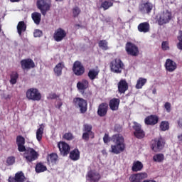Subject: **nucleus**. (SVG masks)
I'll return each mask as SVG.
<instances>
[{
	"instance_id": "nucleus-45",
	"label": "nucleus",
	"mask_w": 182,
	"mask_h": 182,
	"mask_svg": "<svg viewBox=\"0 0 182 182\" xmlns=\"http://www.w3.org/2000/svg\"><path fill=\"white\" fill-rule=\"evenodd\" d=\"M6 163L8 166H12L13 164H15L14 156H9L6 161Z\"/></svg>"
},
{
	"instance_id": "nucleus-51",
	"label": "nucleus",
	"mask_w": 182,
	"mask_h": 182,
	"mask_svg": "<svg viewBox=\"0 0 182 182\" xmlns=\"http://www.w3.org/2000/svg\"><path fill=\"white\" fill-rule=\"evenodd\" d=\"M82 95L85 99H87V100H90V97H92V92H85L84 91V95Z\"/></svg>"
},
{
	"instance_id": "nucleus-40",
	"label": "nucleus",
	"mask_w": 182,
	"mask_h": 182,
	"mask_svg": "<svg viewBox=\"0 0 182 182\" xmlns=\"http://www.w3.org/2000/svg\"><path fill=\"white\" fill-rule=\"evenodd\" d=\"M107 45H108V43H107V41H106V40H100L98 42V46H99V48L102 49V50H109V46Z\"/></svg>"
},
{
	"instance_id": "nucleus-58",
	"label": "nucleus",
	"mask_w": 182,
	"mask_h": 182,
	"mask_svg": "<svg viewBox=\"0 0 182 182\" xmlns=\"http://www.w3.org/2000/svg\"><path fill=\"white\" fill-rule=\"evenodd\" d=\"M21 0H10L12 3L19 2Z\"/></svg>"
},
{
	"instance_id": "nucleus-3",
	"label": "nucleus",
	"mask_w": 182,
	"mask_h": 182,
	"mask_svg": "<svg viewBox=\"0 0 182 182\" xmlns=\"http://www.w3.org/2000/svg\"><path fill=\"white\" fill-rule=\"evenodd\" d=\"M26 96L28 100L39 102L42 99V94L38 88H29L26 92Z\"/></svg>"
},
{
	"instance_id": "nucleus-27",
	"label": "nucleus",
	"mask_w": 182,
	"mask_h": 182,
	"mask_svg": "<svg viewBox=\"0 0 182 182\" xmlns=\"http://www.w3.org/2000/svg\"><path fill=\"white\" fill-rule=\"evenodd\" d=\"M58 159H59V157L58 156L57 154L52 153L48 154L47 156L48 164H52L53 166H55L58 161Z\"/></svg>"
},
{
	"instance_id": "nucleus-60",
	"label": "nucleus",
	"mask_w": 182,
	"mask_h": 182,
	"mask_svg": "<svg viewBox=\"0 0 182 182\" xmlns=\"http://www.w3.org/2000/svg\"><path fill=\"white\" fill-rule=\"evenodd\" d=\"M75 26H80V25H79V24H76V25H75Z\"/></svg>"
},
{
	"instance_id": "nucleus-38",
	"label": "nucleus",
	"mask_w": 182,
	"mask_h": 182,
	"mask_svg": "<svg viewBox=\"0 0 182 182\" xmlns=\"http://www.w3.org/2000/svg\"><path fill=\"white\" fill-rule=\"evenodd\" d=\"M161 132H166L170 129V123L168 121H162L159 125Z\"/></svg>"
},
{
	"instance_id": "nucleus-5",
	"label": "nucleus",
	"mask_w": 182,
	"mask_h": 182,
	"mask_svg": "<svg viewBox=\"0 0 182 182\" xmlns=\"http://www.w3.org/2000/svg\"><path fill=\"white\" fill-rule=\"evenodd\" d=\"M92 129L93 127L89 124H85L83 125L82 132H84L82 136V140L89 141V139H95V132L92 131Z\"/></svg>"
},
{
	"instance_id": "nucleus-22",
	"label": "nucleus",
	"mask_w": 182,
	"mask_h": 182,
	"mask_svg": "<svg viewBox=\"0 0 182 182\" xmlns=\"http://www.w3.org/2000/svg\"><path fill=\"white\" fill-rule=\"evenodd\" d=\"M16 144L20 153H23L26 149V147L25 146V138L22 136V135L16 136Z\"/></svg>"
},
{
	"instance_id": "nucleus-15",
	"label": "nucleus",
	"mask_w": 182,
	"mask_h": 182,
	"mask_svg": "<svg viewBox=\"0 0 182 182\" xmlns=\"http://www.w3.org/2000/svg\"><path fill=\"white\" fill-rule=\"evenodd\" d=\"M148 175L146 173H138L132 174L129 176V182H141L145 178H147Z\"/></svg>"
},
{
	"instance_id": "nucleus-57",
	"label": "nucleus",
	"mask_w": 182,
	"mask_h": 182,
	"mask_svg": "<svg viewBox=\"0 0 182 182\" xmlns=\"http://www.w3.org/2000/svg\"><path fill=\"white\" fill-rule=\"evenodd\" d=\"M152 93H153V95H156V93H157V90H156V88H154V89L152 90Z\"/></svg>"
},
{
	"instance_id": "nucleus-13",
	"label": "nucleus",
	"mask_w": 182,
	"mask_h": 182,
	"mask_svg": "<svg viewBox=\"0 0 182 182\" xmlns=\"http://www.w3.org/2000/svg\"><path fill=\"white\" fill-rule=\"evenodd\" d=\"M20 65L23 70H29L30 69H33V68H35V62L31 58L21 60Z\"/></svg>"
},
{
	"instance_id": "nucleus-44",
	"label": "nucleus",
	"mask_w": 182,
	"mask_h": 182,
	"mask_svg": "<svg viewBox=\"0 0 182 182\" xmlns=\"http://www.w3.org/2000/svg\"><path fill=\"white\" fill-rule=\"evenodd\" d=\"M63 139H64V140H68V141H70V140H73L75 137L73 136V134H72L71 132H67L64 134V135L63 136Z\"/></svg>"
},
{
	"instance_id": "nucleus-16",
	"label": "nucleus",
	"mask_w": 182,
	"mask_h": 182,
	"mask_svg": "<svg viewBox=\"0 0 182 182\" xmlns=\"http://www.w3.org/2000/svg\"><path fill=\"white\" fill-rule=\"evenodd\" d=\"M58 147L62 156H68L70 151V146H69V144L65 141L58 143Z\"/></svg>"
},
{
	"instance_id": "nucleus-54",
	"label": "nucleus",
	"mask_w": 182,
	"mask_h": 182,
	"mask_svg": "<svg viewBox=\"0 0 182 182\" xmlns=\"http://www.w3.org/2000/svg\"><path fill=\"white\" fill-rule=\"evenodd\" d=\"M9 182H17V181H16V178H15V176H14V178L10 176V177L9 178Z\"/></svg>"
},
{
	"instance_id": "nucleus-17",
	"label": "nucleus",
	"mask_w": 182,
	"mask_h": 182,
	"mask_svg": "<svg viewBox=\"0 0 182 182\" xmlns=\"http://www.w3.org/2000/svg\"><path fill=\"white\" fill-rule=\"evenodd\" d=\"M108 110L109 105L106 102H102L98 106L97 113L100 116V117H105V116L107 114Z\"/></svg>"
},
{
	"instance_id": "nucleus-55",
	"label": "nucleus",
	"mask_w": 182,
	"mask_h": 182,
	"mask_svg": "<svg viewBox=\"0 0 182 182\" xmlns=\"http://www.w3.org/2000/svg\"><path fill=\"white\" fill-rule=\"evenodd\" d=\"M178 126L182 127V118H179L178 120Z\"/></svg>"
},
{
	"instance_id": "nucleus-8",
	"label": "nucleus",
	"mask_w": 182,
	"mask_h": 182,
	"mask_svg": "<svg viewBox=\"0 0 182 182\" xmlns=\"http://www.w3.org/2000/svg\"><path fill=\"white\" fill-rule=\"evenodd\" d=\"M36 5L38 9H39L42 15L45 16L46 12L50 9V0H38Z\"/></svg>"
},
{
	"instance_id": "nucleus-53",
	"label": "nucleus",
	"mask_w": 182,
	"mask_h": 182,
	"mask_svg": "<svg viewBox=\"0 0 182 182\" xmlns=\"http://www.w3.org/2000/svg\"><path fill=\"white\" fill-rule=\"evenodd\" d=\"M63 105V103H62V102H58L57 105L55 106V107L57 109H60L62 107Z\"/></svg>"
},
{
	"instance_id": "nucleus-42",
	"label": "nucleus",
	"mask_w": 182,
	"mask_h": 182,
	"mask_svg": "<svg viewBox=\"0 0 182 182\" xmlns=\"http://www.w3.org/2000/svg\"><path fill=\"white\" fill-rule=\"evenodd\" d=\"M110 6H113V3L109 1H105L101 4V8H103L104 11L109 9Z\"/></svg>"
},
{
	"instance_id": "nucleus-49",
	"label": "nucleus",
	"mask_w": 182,
	"mask_h": 182,
	"mask_svg": "<svg viewBox=\"0 0 182 182\" xmlns=\"http://www.w3.org/2000/svg\"><path fill=\"white\" fill-rule=\"evenodd\" d=\"M110 136H109V134L105 133L103 137V141L105 144H107V143H109L110 141Z\"/></svg>"
},
{
	"instance_id": "nucleus-34",
	"label": "nucleus",
	"mask_w": 182,
	"mask_h": 182,
	"mask_svg": "<svg viewBox=\"0 0 182 182\" xmlns=\"http://www.w3.org/2000/svg\"><path fill=\"white\" fill-rule=\"evenodd\" d=\"M143 168V164L140 161H136L133 163L132 170L134 172L140 171Z\"/></svg>"
},
{
	"instance_id": "nucleus-6",
	"label": "nucleus",
	"mask_w": 182,
	"mask_h": 182,
	"mask_svg": "<svg viewBox=\"0 0 182 182\" xmlns=\"http://www.w3.org/2000/svg\"><path fill=\"white\" fill-rule=\"evenodd\" d=\"M164 144H166V142H164V139L163 138H155L151 141V149L153 151L157 153V151L163 150Z\"/></svg>"
},
{
	"instance_id": "nucleus-41",
	"label": "nucleus",
	"mask_w": 182,
	"mask_h": 182,
	"mask_svg": "<svg viewBox=\"0 0 182 182\" xmlns=\"http://www.w3.org/2000/svg\"><path fill=\"white\" fill-rule=\"evenodd\" d=\"M15 178L17 182H24L25 180H26V178L22 171L16 173L15 174Z\"/></svg>"
},
{
	"instance_id": "nucleus-29",
	"label": "nucleus",
	"mask_w": 182,
	"mask_h": 182,
	"mask_svg": "<svg viewBox=\"0 0 182 182\" xmlns=\"http://www.w3.org/2000/svg\"><path fill=\"white\" fill-rule=\"evenodd\" d=\"M70 159L73 160V161H77V160L80 159V151H79V149H75L71 151L70 152Z\"/></svg>"
},
{
	"instance_id": "nucleus-21",
	"label": "nucleus",
	"mask_w": 182,
	"mask_h": 182,
	"mask_svg": "<svg viewBox=\"0 0 182 182\" xmlns=\"http://www.w3.org/2000/svg\"><path fill=\"white\" fill-rule=\"evenodd\" d=\"M77 88L80 92L81 95H85V90L89 89V81L86 79H82L77 83Z\"/></svg>"
},
{
	"instance_id": "nucleus-59",
	"label": "nucleus",
	"mask_w": 182,
	"mask_h": 182,
	"mask_svg": "<svg viewBox=\"0 0 182 182\" xmlns=\"http://www.w3.org/2000/svg\"><path fill=\"white\" fill-rule=\"evenodd\" d=\"M57 2H62L63 0H55Z\"/></svg>"
},
{
	"instance_id": "nucleus-31",
	"label": "nucleus",
	"mask_w": 182,
	"mask_h": 182,
	"mask_svg": "<svg viewBox=\"0 0 182 182\" xmlns=\"http://www.w3.org/2000/svg\"><path fill=\"white\" fill-rule=\"evenodd\" d=\"M18 79H19V74L16 71H12L10 73V84L11 85H16L18 82Z\"/></svg>"
},
{
	"instance_id": "nucleus-56",
	"label": "nucleus",
	"mask_w": 182,
	"mask_h": 182,
	"mask_svg": "<svg viewBox=\"0 0 182 182\" xmlns=\"http://www.w3.org/2000/svg\"><path fill=\"white\" fill-rule=\"evenodd\" d=\"M102 153L103 156H107V151H106V149H103L102 151Z\"/></svg>"
},
{
	"instance_id": "nucleus-2",
	"label": "nucleus",
	"mask_w": 182,
	"mask_h": 182,
	"mask_svg": "<svg viewBox=\"0 0 182 182\" xmlns=\"http://www.w3.org/2000/svg\"><path fill=\"white\" fill-rule=\"evenodd\" d=\"M109 68L113 73H122L123 69H124V63L120 58H114L110 62Z\"/></svg>"
},
{
	"instance_id": "nucleus-25",
	"label": "nucleus",
	"mask_w": 182,
	"mask_h": 182,
	"mask_svg": "<svg viewBox=\"0 0 182 182\" xmlns=\"http://www.w3.org/2000/svg\"><path fill=\"white\" fill-rule=\"evenodd\" d=\"M165 68L168 72H174L177 69V64L171 59H167L165 63Z\"/></svg>"
},
{
	"instance_id": "nucleus-46",
	"label": "nucleus",
	"mask_w": 182,
	"mask_h": 182,
	"mask_svg": "<svg viewBox=\"0 0 182 182\" xmlns=\"http://www.w3.org/2000/svg\"><path fill=\"white\" fill-rule=\"evenodd\" d=\"M164 109L167 113H170L171 112V103L168 102H165Z\"/></svg>"
},
{
	"instance_id": "nucleus-4",
	"label": "nucleus",
	"mask_w": 182,
	"mask_h": 182,
	"mask_svg": "<svg viewBox=\"0 0 182 182\" xmlns=\"http://www.w3.org/2000/svg\"><path fill=\"white\" fill-rule=\"evenodd\" d=\"M23 157L26 159V161L27 163H32V161H35V160H38L39 157V154H38L33 148H28L23 151Z\"/></svg>"
},
{
	"instance_id": "nucleus-37",
	"label": "nucleus",
	"mask_w": 182,
	"mask_h": 182,
	"mask_svg": "<svg viewBox=\"0 0 182 182\" xmlns=\"http://www.w3.org/2000/svg\"><path fill=\"white\" fill-rule=\"evenodd\" d=\"M147 83V79L143 78V77H139L137 81L136 84L135 85L136 89H141L144 85Z\"/></svg>"
},
{
	"instance_id": "nucleus-35",
	"label": "nucleus",
	"mask_w": 182,
	"mask_h": 182,
	"mask_svg": "<svg viewBox=\"0 0 182 182\" xmlns=\"http://www.w3.org/2000/svg\"><path fill=\"white\" fill-rule=\"evenodd\" d=\"M35 170L36 173H43L48 170V168L43 164V163L39 162L36 165Z\"/></svg>"
},
{
	"instance_id": "nucleus-26",
	"label": "nucleus",
	"mask_w": 182,
	"mask_h": 182,
	"mask_svg": "<svg viewBox=\"0 0 182 182\" xmlns=\"http://www.w3.org/2000/svg\"><path fill=\"white\" fill-rule=\"evenodd\" d=\"M138 31L139 32H141L143 33H147V32H150V23L149 22H143L138 25Z\"/></svg>"
},
{
	"instance_id": "nucleus-28",
	"label": "nucleus",
	"mask_w": 182,
	"mask_h": 182,
	"mask_svg": "<svg viewBox=\"0 0 182 182\" xmlns=\"http://www.w3.org/2000/svg\"><path fill=\"white\" fill-rule=\"evenodd\" d=\"M100 70L98 69H91L88 71L87 76L90 80H95V79H97L99 76Z\"/></svg>"
},
{
	"instance_id": "nucleus-20",
	"label": "nucleus",
	"mask_w": 182,
	"mask_h": 182,
	"mask_svg": "<svg viewBox=\"0 0 182 182\" xmlns=\"http://www.w3.org/2000/svg\"><path fill=\"white\" fill-rule=\"evenodd\" d=\"M87 177L89 178V181L91 182H99L102 178V176L99 172L90 170L87 173Z\"/></svg>"
},
{
	"instance_id": "nucleus-9",
	"label": "nucleus",
	"mask_w": 182,
	"mask_h": 182,
	"mask_svg": "<svg viewBox=\"0 0 182 182\" xmlns=\"http://www.w3.org/2000/svg\"><path fill=\"white\" fill-rule=\"evenodd\" d=\"M125 50L130 56H139L140 51L139 47L132 42H127L125 45Z\"/></svg>"
},
{
	"instance_id": "nucleus-50",
	"label": "nucleus",
	"mask_w": 182,
	"mask_h": 182,
	"mask_svg": "<svg viewBox=\"0 0 182 182\" xmlns=\"http://www.w3.org/2000/svg\"><path fill=\"white\" fill-rule=\"evenodd\" d=\"M43 33L41 30H36L33 33L34 38H41L42 36Z\"/></svg>"
},
{
	"instance_id": "nucleus-36",
	"label": "nucleus",
	"mask_w": 182,
	"mask_h": 182,
	"mask_svg": "<svg viewBox=\"0 0 182 182\" xmlns=\"http://www.w3.org/2000/svg\"><path fill=\"white\" fill-rule=\"evenodd\" d=\"M44 129H45V125H43V124H41L40 125V127L37 129L36 139H37L38 141H41V140H42Z\"/></svg>"
},
{
	"instance_id": "nucleus-1",
	"label": "nucleus",
	"mask_w": 182,
	"mask_h": 182,
	"mask_svg": "<svg viewBox=\"0 0 182 182\" xmlns=\"http://www.w3.org/2000/svg\"><path fill=\"white\" fill-rule=\"evenodd\" d=\"M112 141L114 143L115 145H111L110 153L114 154H120V153L124 151L126 149V145L124 144V138L119 134H114L111 138Z\"/></svg>"
},
{
	"instance_id": "nucleus-23",
	"label": "nucleus",
	"mask_w": 182,
	"mask_h": 182,
	"mask_svg": "<svg viewBox=\"0 0 182 182\" xmlns=\"http://www.w3.org/2000/svg\"><path fill=\"white\" fill-rule=\"evenodd\" d=\"M139 11L142 14H144V12H146V14H150V12H151V11H153V4H151L149 1H147L145 4H142L139 6Z\"/></svg>"
},
{
	"instance_id": "nucleus-11",
	"label": "nucleus",
	"mask_w": 182,
	"mask_h": 182,
	"mask_svg": "<svg viewBox=\"0 0 182 182\" xmlns=\"http://www.w3.org/2000/svg\"><path fill=\"white\" fill-rule=\"evenodd\" d=\"M132 129L134 130V136L136 139L141 140V139H144V137H146V132H144V130L141 129V125L140 124L135 123L132 127Z\"/></svg>"
},
{
	"instance_id": "nucleus-48",
	"label": "nucleus",
	"mask_w": 182,
	"mask_h": 182,
	"mask_svg": "<svg viewBox=\"0 0 182 182\" xmlns=\"http://www.w3.org/2000/svg\"><path fill=\"white\" fill-rule=\"evenodd\" d=\"M178 41L179 42L177 43V48L180 49V50H182V34L178 36Z\"/></svg>"
},
{
	"instance_id": "nucleus-47",
	"label": "nucleus",
	"mask_w": 182,
	"mask_h": 182,
	"mask_svg": "<svg viewBox=\"0 0 182 182\" xmlns=\"http://www.w3.org/2000/svg\"><path fill=\"white\" fill-rule=\"evenodd\" d=\"M161 48L163 50H168L170 47L168 46V41H163L161 43Z\"/></svg>"
},
{
	"instance_id": "nucleus-39",
	"label": "nucleus",
	"mask_w": 182,
	"mask_h": 182,
	"mask_svg": "<svg viewBox=\"0 0 182 182\" xmlns=\"http://www.w3.org/2000/svg\"><path fill=\"white\" fill-rule=\"evenodd\" d=\"M153 161L156 163H162L164 161V154H156L153 156Z\"/></svg>"
},
{
	"instance_id": "nucleus-18",
	"label": "nucleus",
	"mask_w": 182,
	"mask_h": 182,
	"mask_svg": "<svg viewBox=\"0 0 182 182\" xmlns=\"http://www.w3.org/2000/svg\"><path fill=\"white\" fill-rule=\"evenodd\" d=\"M159 116L151 114L144 119V123L146 126H156L159 123Z\"/></svg>"
},
{
	"instance_id": "nucleus-32",
	"label": "nucleus",
	"mask_w": 182,
	"mask_h": 182,
	"mask_svg": "<svg viewBox=\"0 0 182 182\" xmlns=\"http://www.w3.org/2000/svg\"><path fill=\"white\" fill-rule=\"evenodd\" d=\"M17 32L19 36H22V32H26V24L25 21H19L17 25Z\"/></svg>"
},
{
	"instance_id": "nucleus-24",
	"label": "nucleus",
	"mask_w": 182,
	"mask_h": 182,
	"mask_svg": "<svg viewBox=\"0 0 182 182\" xmlns=\"http://www.w3.org/2000/svg\"><path fill=\"white\" fill-rule=\"evenodd\" d=\"M119 105L120 100L119 98H112L109 100V109H111L112 112H116V110H119Z\"/></svg>"
},
{
	"instance_id": "nucleus-14",
	"label": "nucleus",
	"mask_w": 182,
	"mask_h": 182,
	"mask_svg": "<svg viewBox=\"0 0 182 182\" xmlns=\"http://www.w3.org/2000/svg\"><path fill=\"white\" fill-rule=\"evenodd\" d=\"M66 31L63 28H59L55 30L54 33V41H55V42H62V41L66 38Z\"/></svg>"
},
{
	"instance_id": "nucleus-12",
	"label": "nucleus",
	"mask_w": 182,
	"mask_h": 182,
	"mask_svg": "<svg viewBox=\"0 0 182 182\" xmlns=\"http://www.w3.org/2000/svg\"><path fill=\"white\" fill-rule=\"evenodd\" d=\"M171 13L168 10H166L161 14L160 17L158 19V23L160 26L168 23V22L171 21Z\"/></svg>"
},
{
	"instance_id": "nucleus-7",
	"label": "nucleus",
	"mask_w": 182,
	"mask_h": 182,
	"mask_svg": "<svg viewBox=\"0 0 182 182\" xmlns=\"http://www.w3.org/2000/svg\"><path fill=\"white\" fill-rule=\"evenodd\" d=\"M73 105L79 107L80 113L84 114L87 112V101L83 98L75 97L73 99Z\"/></svg>"
},
{
	"instance_id": "nucleus-30",
	"label": "nucleus",
	"mask_w": 182,
	"mask_h": 182,
	"mask_svg": "<svg viewBox=\"0 0 182 182\" xmlns=\"http://www.w3.org/2000/svg\"><path fill=\"white\" fill-rule=\"evenodd\" d=\"M63 68H65V63L63 62L57 64L53 69L55 75L57 76H61Z\"/></svg>"
},
{
	"instance_id": "nucleus-33",
	"label": "nucleus",
	"mask_w": 182,
	"mask_h": 182,
	"mask_svg": "<svg viewBox=\"0 0 182 182\" xmlns=\"http://www.w3.org/2000/svg\"><path fill=\"white\" fill-rule=\"evenodd\" d=\"M31 18L34 23H36V25H39L42 19V15L41 14V13L34 12V13H32Z\"/></svg>"
},
{
	"instance_id": "nucleus-10",
	"label": "nucleus",
	"mask_w": 182,
	"mask_h": 182,
	"mask_svg": "<svg viewBox=\"0 0 182 182\" xmlns=\"http://www.w3.org/2000/svg\"><path fill=\"white\" fill-rule=\"evenodd\" d=\"M85 66L79 60H76L73 65V72L75 76H83L85 75Z\"/></svg>"
},
{
	"instance_id": "nucleus-43",
	"label": "nucleus",
	"mask_w": 182,
	"mask_h": 182,
	"mask_svg": "<svg viewBox=\"0 0 182 182\" xmlns=\"http://www.w3.org/2000/svg\"><path fill=\"white\" fill-rule=\"evenodd\" d=\"M80 12H82V11L80 10V8H79V6L73 7V18H77V16H79V15H80Z\"/></svg>"
},
{
	"instance_id": "nucleus-19",
	"label": "nucleus",
	"mask_w": 182,
	"mask_h": 182,
	"mask_svg": "<svg viewBox=\"0 0 182 182\" xmlns=\"http://www.w3.org/2000/svg\"><path fill=\"white\" fill-rule=\"evenodd\" d=\"M118 86V92L120 95H124L127 90H129V83L126 80H120L117 84Z\"/></svg>"
},
{
	"instance_id": "nucleus-52",
	"label": "nucleus",
	"mask_w": 182,
	"mask_h": 182,
	"mask_svg": "<svg viewBox=\"0 0 182 182\" xmlns=\"http://www.w3.org/2000/svg\"><path fill=\"white\" fill-rule=\"evenodd\" d=\"M58 95L55 93L50 94L49 98L50 99H57Z\"/></svg>"
}]
</instances>
